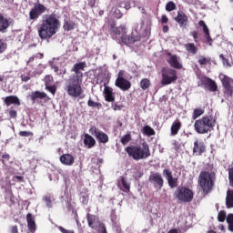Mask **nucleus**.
<instances>
[{
  "mask_svg": "<svg viewBox=\"0 0 233 233\" xmlns=\"http://www.w3.org/2000/svg\"><path fill=\"white\" fill-rule=\"evenodd\" d=\"M228 172L229 185L233 188V167L232 166L228 167Z\"/></svg>",
  "mask_w": 233,
  "mask_h": 233,
  "instance_id": "37998d69",
  "label": "nucleus"
},
{
  "mask_svg": "<svg viewBox=\"0 0 233 233\" xmlns=\"http://www.w3.org/2000/svg\"><path fill=\"white\" fill-rule=\"evenodd\" d=\"M1 154V157H2V165H6V162L10 161L11 157L10 154L4 152V153H0Z\"/></svg>",
  "mask_w": 233,
  "mask_h": 233,
  "instance_id": "4c0bfd02",
  "label": "nucleus"
},
{
  "mask_svg": "<svg viewBox=\"0 0 233 233\" xmlns=\"http://www.w3.org/2000/svg\"><path fill=\"white\" fill-rule=\"evenodd\" d=\"M176 23H177L180 26V28H186L188 25V16H187V14L183 12H177V16L174 18Z\"/></svg>",
  "mask_w": 233,
  "mask_h": 233,
  "instance_id": "6ab92c4d",
  "label": "nucleus"
},
{
  "mask_svg": "<svg viewBox=\"0 0 233 233\" xmlns=\"http://www.w3.org/2000/svg\"><path fill=\"white\" fill-rule=\"evenodd\" d=\"M21 80L24 81V83H27V81H30V76L26 75H21Z\"/></svg>",
  "mask_w": 233,
  "mask_h": 233,
  "instance_id": "bf43d9fd",
  "label": "nucleus"
},
{
  "mask_svg": "<svg viewBox=\"0 0 233 233\" xmlns=\"http://www.w3.org/2000/svg\"><path fill=\"white\" fill-rule=\"evenodd\" d=\"M161 23L162 25H167V23H168V16H167V15L161 16Z\"/></svg>",
  "mask_w": 233,
  "mask_h": 233,
  "instance_id": "4d7b16f0",
  "label": "nucleus"
},
{
  "mask_svg": "<svg viewBox=\"0 0 233 233\" xmlns=\"http://www.w3.org/2000/svg\"><path fill=\"white\" fill-rule=\"evenodd\" d=\"M210 61H211L210 58H207L205 56H200L198 59V64L201 65V66H203L204 65L210 64Z\"/></svg>",
  "mask_w": 233,
  "mask_h": 233,
  "instance_id": "a18cd8bd",
  "label": "nucleus"
},
{
  "mask_svg": "<svg viewBox=\"0 0 233 233\" xmlns=\"http://www.w3.org/2000/svg\"><path fill=\"white\" fill-rule=\"evenodd\" d=\"M5 105L10 106L11 105H15L16 106H21V100L17 96H9L3 97Z\"/></svg>",
  "mask_w": 233,
  "mask_h": 233,
  "instance_id": "412c9836",
  "label": "nucleus"
},
{
  "mask_svg": "<svg viewBox=\"0 0 233 233\" xmlns=\"http://www.w3.org/2000/svg\"><path fill=\"white\" fill-rule=\"evenodd\" d=\"M18 136H20V137H33L34 133L32 131H20Z\"/></svg>",
  "mask_w": 233,
  "mask_h": 233,
  "instance_id": "09e8293b",
  "label": "nucleus"
},
{
  "mask_svg": "<svg viewBox=\"0 0 233 233\" xmlns=\"http://www.w3.org/2000/svg\"><path fill=\"white\" fill-rule=\"evenodd\" d=\"M111 221H112L113 223H116V221H117V216L115 215V214H112V215H111Z\"/></svg>",
  "mask_w": 233,
  "mask_h": 233,
  "instance_id": "0e129e2a",
  "label": "nucleus"
},
{
  "mask_svg": "<svg viewBox=\"0 0 233 233\" xmlns=\"http://www.w3.org/2000/svg\"><path fill=\"white\" fill-rule=\"evenodd\" d=\"M117 26H116V21H114V20H110L109 22H108V28H109V30H111V32L115 29V28H116Z\"/></svg>",
  "mask_w": 233,
  "mask_h": 233,
  "instance_id": "5fc2aeb1",
  "label": "nucleus"
},
{
  "mask_svg": "<svg viewBox=\"0 0 233 233\" xmlns=\"http://www.w3.org/2000/svg\"><path fill=\"white\" fill-rule=\"evenodd\" d=\"M84 145L87 148H94L96 147V138L87 133L84 135Z\"/></svg>",
  "mask_w": 233,
  "mask_h": 233,
  "instance_id": "393cba45",
  "label": "nucleus"
},
{
  "mask_svg": "<svg viewBox=\"0 0 233 233\" xmlns=\"http://www.w3.org/2000/svg\"><path fill=\"white\" fill-rule=\"evenodd\" d=\"M10 19L7 17H5L3 14H0V33L1 34H6V31L8 28H10Z\"/></svg>",
  "mask_w": 233,
  "mask_h": 233,
  "instance_id": "aec40b11",
  "label": "nucleus"
},
{
  "mask_svg": "<svg viewBox=\"0 0 233 233\" xmlns=\"http://www.w3.org/2000/svg\"><path fill=\"white\" fill-rule=\"evenodd\" d=\"M216 127V118L210 115H206L194 123L195 132L197 134H208Z\"/></svg>",
  "mask_w": 233,
  "mask_h": 233,
  "instance_id": "39448f33",
  "label": "nucleus"
},
{
  "mask_svg": "<svg viewBox=\"0 0 233 233\" xmlns=\"http://www.w3.org/2000/svg\"><path fill=\"white\" fill-rule=\"evenodd\" d=\"M198 26H200L204 33V43H207L209 46H212V43H214V40L212 39V36H210V29H208V25H207V23H205L204 20L198 21Z\"/></svg>",
  "mask_w": 233,
  "mask_h": 233,
  "instance_id": "2eb2a0df",
  "label": "nucleus"
},
{
  "mask_svg": "<svg viewBox=\"0 0 233 233\" xmlns=\"http://www.w3.org/2000/svg\"><path fill=\"white\" fill-rule=\"evenodd\" d=\"M90 134L92 136H95L96 139L98 141V143H108V135L106 133L99 130L97 127H93L89 129Z\"/></svg>",
  "mask_w": 233,
  "mask_h": 233,
  "instance_id": "ddd939ff",
  "label": "nucleus"
},
{
  "mask_svg": "<svg viewBox=\"0 0 233 233\" xmlns=\"http://www.w3.org/2000/svg\"><path fill=\"white\" fill-rule=\"evenodd\" d=\"M140 87L142 90H148L150 88V80L148 78H143L140 81Z\"/></svg>",
  "mask_w": 233,
  "mask_h": 233,
  "instance_id": "f704fd0d",
  "label": "nucleus"
},
{
  "mask_svg": "<svg viewBox=\"0 0 233 233\" xmlns=\"http://www.w3.org/2000/svg\"><path fill=\"white\" fill-rule=\"evenodd\" d=\"M181 121L179 119L175 120L171 126V136H177L179 130H181Z\"/></svg>",
  "mask_w": 233,
  "mask_h": 233,
  "instance_id": "a878e982",
  "label": "nucleus"
},
{
  "mask_svg": "<svg viewBox=\"0 0 233 233\" xmlns=\"http://www.w3.org/2000/svg\"><path fill=\"white\" fill-rule=\"evenodd\" d=\"M167 233H177V229L173 228V229L169 230Z\"/></svg>",
  "mask_w": 233,
  "mask_h": 233,
  "instance_id": "774afa93",
  "label": "nucleus"
},
{
  "mask_svg": "<svg viewBox=\"0 0 233 233\" xmlns=\"http://www.w3.org/2000/svg\"><path fill=\"white\" fill-rule=\"evenodd\" d=\"M200 85L204 88H208L209 92H218V83L208 76L202 77L200 79Z\"/></svg>",
  "mask_w": 233,
  "mask_h": 233,
  "instance_id": "4468645a",
  "label": "nucleus"
},
{
  "mask_svg": "<svg viewBox=\"0 0 233 233\" xmlns=\"http://www.w3.org/2000/svg\"><path fill=\"white\" fill-rule=\"evenodd\" d=\"M121 40L124 45H134V43H136V41H137V39H136V37L128 36V35H125V33L122 35Z\"/></svg>",
  "mask_w": 233,
  "mask_h": 233,
  "instance_id": "c85d7f7f",
  "label": "nucleus"
},
{
  "mask_svg": "<svg viewBox=\"0 0 233 233\" xmlns=\"http://www.w3.org/2000/svg\"><path fill=\"white\" fill-rule=\"evenodd\" d=\"M45 12H48V9L45 5L41 3H35L34 7L29 12V20L37 21L40 15H43Z\"/></svg>",
  "mask_w": 233,
  "mask_h": 233,
  "instance_id": "9d476101",
  "label": "nucleus"
},
{
  "mask_svg": "<svg viewBox=\"0 0 233 233\" xmlns=\"http://www.w3.org/2000/svg\"><path fill=\"white\" fill-rule=\"evenodd\" d=\"M226 220L228 225V230L230 232H233V214L232 213L228 214L226 218Z\"/></svg>",
  "mask_w": 233,
  "mask_h": 233,
  "instance_id": "c9c22d12",
  "label": "nucleus"
},
{
  "mask_svg": "<svg viewBox=\"0 0 233 233\" xmlns=\"http://www.w3.org/2000/svg\"><path fill=\"white\" fill-rule=\"evenodd\" d=\"M216 183V173L208 171H201L198 176V185L202 190V194L207 196L214 190Z\"/></svg>",
  "mask_w": 233,
  "mask_h": 233,
  "instance_id": "20e7f679",
  "label": "nucleus"
},
{
  "mask_svg": "<svg viewBox=\"0 0 233 233\" xmlns=\"http://www.w3.org/2000/svg\"><path fill=\"white\" fill-rule=\"evenodd\" d=\"M225 219H227V212H225V210H220L218 215V221L224 223Z\"/></svg>",
  "mask_w": 233,
  "mask_h": 233,
  "instance_id": "a19ab883",
  "label": "nucleus"
},
{
  "mask_svg": "<svg viewBox=\"0 0 233 233\" xmlns=\"http://www.w3.org/2000/svg\"><path fill=\"white\" fill-rule=\"evenodd\" d=\"M169 30L168 25H163L162 31L164 32V34H167Z\"/></svg>",
  "mask_w": 233,
  "mask_h": 233,
  "instance_id": "69168bd1",
  "label": "nucleus"
},
{
  "mask_svg": "<svg viewBox=\"0 0 233 233\" xmlns=\"http://www.w3.org/2000/svg\"><path fill=\"white\" fill-rule=\"evenodd\" d=\"M51 68L54 70V72L56 74H57V72H59V66H57L56 65L51 66Z\"/></svg>",
  "mask_w": 233,
  "mask_h": 233,
  "instance_id": "e2e57ef3",
  "label": "nucleus"
},
{
  "mask_svg": "<svg viewBox=\"0 0 233 233\" xmlns=\"http://www.w3.org/2000/svg\"><path fill=\"white\" fill-rule=\"evenodd\" d=\"M9 116L11 119H15V117H17V111L12 109L9 110Z\"/></svg>",
  "mask_w": 233,
  "mask_h": 233,
  "instance_id": "864d4df0",
  "label": "nucleus"
},
{
  "mask_svg": "<svg viewBox=\"0 0 233 233\" xmlns=\"http://www.w3.org/2000/svg\"><path fill=\"white\" fill-rule=\"evenodd\" d=\"M87 106H91L92 108H97V110H99L100 108H102L103 104L99 102H95L94 100H92V98H89L87 101Z\"/></svg>",
  "mask_w": 233,
  "mask_h": 233,
  "instance_id": "72a5a7b5",
  "label": "nucleus"
},
{
  "mask_svg": "<svg viewBox=\"0 0 233 233\" xmlns=\"http://www.w3.org/2000/svg\"><path fill=\"white\" fill-rule=\"evenodd\" d=\"M85 68H86V62L76 63L71 68V72H74L75 75H72L66 82V90L71 97H77L83 92L81 85H83V71H85Z\"/></svg>",
  "mask_w": 233,
  "mask_h": 233,
  "instance_id": "f257e3e1",
  "label": "nucleus"
},
{
  "mask_svg": "<svg viewBox=\"0 0 233 233\" xmlns=\"http://www.w3.org/2000/svg\"><path fill=\"white\" fill-rule=\"evenodd\" d=\"M61 26V22L59 21V16L55 13L46 15L42 20L40 28L38 29V37L45 41V39H52L57 30Z\"/></svg>",
  "mask_w": 233,
  "mask_h": 233,
  "instance_id": "f03ea898",
  "label": "nucleus"
},
{
  "mask_svg": "<svg viewBox=\"0 0 233 233\" xmlns=\"http://www.w3.org/2000/svg\"><path fill=\"white\" fill-rule=\"evenodd\" d=\"M46 90L50 92L52 96H56V92H57V86L56 85L46 86Z\"/></svg>",
  "mask_w": 233,
  "mask_h": 233,
  "instance_id": "79ce46f5",
  "label": "nucleus"
},
{
  "mask_svg": "<svg viewBox=\"0 0 233 233\" xmlns=\"http://www.w3.org/2000/svg\"><path fill=\"white\" fill-rule=\"evenodd\" d=\"M125 152L135 161L150 157V147L147 142H143L142 145L128 146L125 148Z\"/></svg>",
  "mask_w": 233,
  "mask_h": 233,
  "instance_id": "7ed1b4c3",
  "label": "nucleus"
},
{
  "mask_svg": "<svg viewBox=\"0 0 233 233\" xmlns=\"http://www.w3.org/2000/svg\"><path fill=\"white\" fill-rule=\"evenodd\" d=\"M184 48L187 50L188 54H192L193 56H196V54H198V46L194 43L185 44Z\"/></svg>",
  "mask_w": 233,
  "mask_h": 233,
  "instance_id": "bb28decb",
  "label": "nucleus"
},
{
  "mask_svg": "<svg viewBox=\"0 0 233 233\" xmlns=\"http://www.w3.org/2000/svg\"><path fill=\"white\" fill-rule=\"evenodd\" d=\"M76 28V23L74 22H66L64 24V29L67 30V32H70V30H74Z\"/></svg>",
  "mask_w": 233,
  "mask_h": 233,
  "instance_id": "58836bf2",
  "label": "nucleus"
},
{
  "mask_svg": "<svg viewBox=\"0 0 233 233\" xmlns=\"http://www.w3.org/2000/svg\"><path fill=\"white\" fill-rule=\"evenodd\" d=\"M218 79L222 85V94H223L224 99H226V101L232 99V97H233V78L223 74V73H220L218 76Z\"/></svg>",
  "mask_w": 233,
  "mask_h": 233,
  "instance_id": "423d86ee",
  "label": "nucleus"
},
{
  "mask_svg": "<svg viewBox=\"0 0 233 233\" xmlns=\"http://www.w3.org/2000/svg\"><path fill=\"white\" fill-rule=\"evenodd\" d=\"M45 86L54 85V76L52 75H46L44 78Z\"/></svg>",
  "mask_w": 233,
  "mask_h": 233,
  "instance_id": "e433bc0d",
  "label": "nucleus"
},
{
  "mask_svg": "<svg viewBox=\"0 0 233 233\" xmlns=\"http://www.w3.org/2000/svg\"><path fill=\"white\" fill-rule=\"evenodd\" d=\"M220 59L223 61V64L227 66H231L230 61L225 57L223 54L219 55Z\"/></svg>",
  "mask_w": 233,
  "mask_h": 233,
  "instance_id": "3c124183",
  "label": "nucleus"
},
{
  "mask_svg": "<svg viewBox=\"0 0 233 233\" xmlns=\"http://www.w3.org/2000/svg\"><path fill=\"white\" fill-rule=\"evenodd\" d=\"M163 176L166 177L167 181V185L170 188L177 187V177H174L172 175V170L170 169H163Z\"/></svg>",
  "mask_w": 233,
  "mask_h": 233,
  "instance_id": "dca6fc26",
  "label": "nucleus"
},
{
  "mask_svg": "<svg viewBox=\"0 0 233 233\" xmlns=\"http://www.w3.org/2000/svg\"><path fill=\"white\" fill-rule=\"evenodd\" d=\"M112 108L115 111L123 110V106H120L117 103H115V104L112 105Z\"/></svg>",
  "mask_w": 233,
  "mask_h": 233,
  "instance_id": "6e6d98bb",
  "label": "nucleus"
},
{
  "mask_svg": "<svg viewBox=\"0 0 233 233\" xmlns=\"http://www.w3.org/2000/svg\"><path fill=\"white\" fill-rule=\"evenodd\" d=\"M13 181H18V183H25V177L23 176H15Z\"/></svg>",
  "mask_w": 233,
  "mask_h": 233,
  "instance_id": "603ef678",
  "label": "nucleus"
},
{
  "mask_svg": "<svg viewBox=\"0 0 233 233\" xmlns=\"http://www.w3.org/2000/svg\"><path fill=\"white\" fill-rule=\"evenodd\" d=\"M120 182L123 187L121 190H123V192H130V184L127 182V178L120 177Z\"/></svg>",
  "mask_w": 233,
  "mask_h": 233,
  "instance_id": "7c9ffc66",
  "label": "nucleus"
},
{
  "mask_svg": "<svg viewBox=\"0 0 233 233\" xmlns=\"http://www.w3.org/2000/svg\"><path fill=\"white\" fill-rule=\"evenodd\" d=\"M121 8H125L126 10H130V2L123 1L120 3Z\"/></svg>",
  "mask_w": 233,
  "mask_h": 233,
  "instance_id": "8fccbe9b",
  "label": "nucleus"
},
{
  "mask_svg": "<svg viewBox=\"0 0 233 233\" xmlns=\"http://www.w3.org/2000/svg\"><path fill=\"white\" fill-rule=\"evenodd\" d=\"M131 140L132 135L130 133H127L122 137V138L120 139V143H122V145L126 147V145H128V143H130Z\"/></svg>",
  "mask_w": 233,
  "mask_h": 233,
  "instance_id": "2f4dec72",
  "label": "nucleus"
},
{
  "mask_svg": "<svg viewBox=\"0 0 233 233\" xmlns=\"http://www.w3.org/2000/svg\"><path fill=\"white\" fill-rule=\"evenodd\" d=\"M43 201H45L47 208H52V198L51 197L44 196Z\"/></svg>",
  "mask_w": 233,
  "mask_h": 233,
  "instance_id": "49530a36",
  "label": "nucleus"
},
{
  "mask_svg": "<svg viewBox=\"0 0 233 233\" xmlns=\"http://www.w3.org/2000/svg\"><path fill=\"white\" fill-rule=\"evenodd\" d=\"M125 74H127L125 70L118 71L115 81V86L123 92H127L132 88V82L125 78Z\"/></svg>",
  "mask_w": 233,
  "mask_h": 233,
  "instance_id": "1a4fd4ad",
  "label": "nucleus"
},
{
  "mask_svg": "<svg viewBox=\"0 0 233 233\" xmlns=\"http://www.w3.org/2000/svg\"><path fill=\"white\" fill-rule=\"evenodd\" d=\"M114 14H115V17H116V19H121V17H123V14H121V11H119V10H116V11L114 12Z\"/></svg>",
  "mask_w": 233,
  "mask_h": 233,
  "instance_id": "13d9d810",
  "label": "nucleus"
},
{
  "mask_svg": "<svg viewBox=\"0 0 233 233\" xmlns=\"http://www.w3.org/2000/svg\"><path fill=\"white\" fill-rule=\"evenodd\" d=\"M205 152H207V145H205V142L196 139L193 144V154L195 156H203Z\"/></svg>",
  "mask_w": 233,
  "mask_h": 233,
  "instance_id": "f3484780",
  "label": "nucleus"
},
{
  "mask_svg": "<svg viewBox=\"0 0 233 233\" xmlns=\"http://www.w3.org/2000/svg\"><path fill=\"white\" fill-rule=\"evenodd\" d=\"M26 221H27V228L28 229L34 233L35 230H37V228L35 226V218L32 216L31 213H28L26 215Z\"/></svg>",
  "mask_w": 233,
  "mask_h": 233,
  "instance_id": "b1692460",
  "label": "nucleus"
},
{
  "mask_svg": "<svg viewBox=\"0 0 233 233\" xmlns=\"http://www.w3.org/2000/svg\"><path fill=\"white\" fill-rule=\"evenodd\" d=\"M205 114V109L203 108H196L194 109L193 115H192V119L196 120L198 117H201Z\"/></svg>",
  "mask_w": 233,
  "mask_h": 233,
  "instance_id": "473e14b6",
  "label": "nucleus"
},
{
  "mask_svg": "<svg viewBox=\"0 0 233 233\" xmlns=\"http://www.w3.org/2000/svg\"><path fill=\"white\" fill-rule=\"evenodd\" d=\"M46 97L48 98V95H46V93L35 91L31 95V101H33V103H35V99H45Z\"/></svg>",
  "mask_w": 233,
  "mask_h": 233,
  "instance_id": "cd10ccee",
  "label": "nucleus"
},
{
  "mask_svg": "<svg viewBox=\"0 0 233 233\" xmlns=\"http://www.w3.org/2000/svg\"><path fill=\"white\" fill-rule=\"evenodd\" d=\"M11 232L12 233H19V229L17 228V226H13L11 228Z\"/></svg>",
  "mask_w": 233,
  "mask_h": 233,
  "instance_id": "680f3d73",
  "label": "nucleus"
},
{
  "mask_svg": "<svg viewBox=\"0 0 233 233\" xmlns=\"http://www.w3.org/2000/svg\"><path fill=\"white\" fill-rule=\"evenodd\" d=\"M100 229H101V233H107V232H106V227L105 226V224L102 225V227L100 228Z\"/></svg>",
  "mask_w": 233,
  "mask_h": 233,
  "instance_id": "338daca9",
  "label": "nucleus"
},
{
  "mask_svg": "<svg viewBox=\"0 0 233 233\" xmlns=\"http://www.w3.org/2000/svg\"><path fill=\"white\" fill-rule=\"evenodd\" d=\"M148 181L154 185L155 188H158V190H161L165 185V179H163V176L159 172H151Z\"/></svg>",
  "mask_w": 233,
  "mask_h": 233,
  "instance_id": "9b49d317",
  "label": "nucleus"
},
{
  "mask_svg": "<svg viewBox=\"0 0 233 233\" xmlns=\"http://www.w3.org/2000/svg\"><path fill=\"white\" fill-rule=\"evenodd\" d=\"M177 6H176V4L172 1L168 2L167 5H166V10L167 12H172L174 10H176Z\"/></svg>",
  "mask_w": 233,
  "mask_h": 233,
  "instance_id": "c03bdc74",
  "label": "nucleus"
},
{
  "mask_svg": "<svg viewBox=\"0 0 233 233\" xmlns=\"http://www.w3.org/2000/svg\"><path fill=\"white\" fill-rule=\"evenodd\" d=\"M190 34H191L195 43H198V31H192Z\"/></svg>",
  "mask_w": 233,
  "mask_h": 233,
  "instance_id": "052dcab7",
  "label": "nucleus"
},
{
  "mask_svg": "<svg viewBox=\"0 0 233 233\" xmlns=\"http://www.w3.org/2000/svg\"><path fill=\"white\" fill-rule=\"evenodd\" d=\"M167 56H170L167 59V63L170 65L171 68H176L177 70H181V68H183V65L179 62L180 58L177 55H172L169 53Z\"/></svg>",
  "mask_w": 233,
  "mask_h": 233,
  "instance_id": "a211bd4d",
  "label": "nucleus"
},
{
  "mask_svg": "<svg viewBox=\"0 0 233 233\" xmlns=\"http://www.w3.org/2000/svg\"><path fill=\"white\" fill-rule=\"evenodd\" d=\"M161 85L167 86V85H172L177 81V71L170 67H162L161 69Z\"/></svg>",
  "mask_w": 233,
  "mask_h": 233,
  "instance_id": "6e6552de",
  "label": "nucleus"
},
{
  "mask_svg": "<svg viewBox=\"0 0 233 233\" xmlns=\"http://www.w3.org/2000/svg\"><path fill=\"white\" fill-rule=\"evenodd\" d=\"M174 196L181 203H190L194 199V191L187 187H178Z\"/></svg>",
  "mask_w": 233,
  "mask_h": 233,
  "instance_id": "0eeeda50",
  "label": "nucleus"
},
{
  "mask_svg": "<svg viewBox=\"0 0 233 233\" xmlns=\"http://www.w3.org/2000/svg\"><path fill=\"white\" fill-rule=\"evenodd\" d=\"M6 48H8L6 42H4L3 39H0V54H5V52H6Z\"/></svg>",
  "mask_w": 233,
  "mask_h": 233,
  "instance_id": "de8ad7c7",
  "label": "nucleus"
},
{
  "mask_svg": "<svg viewBox=\"0 0 233 233\" xmlns=\"http://www.w3.org/2000/svg\"><path fill=\"white\" fill-rule=\"evenodd\" d=\"M86 219L88 227L93 230H97L98 228H101L103 225H105L104 223H101L97 216L91 215L90 213L86 214Z\"/></svg>",
  "mask_w": 233,
  "mask_h": 233,
  "instance_id": "f8f14e48",
  "label": "nucleus"
},
{
  "mask_svg": "<svg viewBox=\"0 0 233 233\" xmlns=\"http://www.w3.org/2000/svg\"><path fill=\"white\" fill-rule=\"evenodd\" d=\"M76 162V158L71 154H64L60 157V163L66 167H72Z\"/></svg>",
  "mask_w": 233,
  "mask_h": 233,
  "instance_id": "5701e85b",
  "label": "nucleus"
},
{
  "mask_svg": "<svg viewBox=\"0 0 233 233\" xmlns=\"http://www.w3.org/2000/svg\"><path fill=\"white\" fill-rule=\"evenodd\" d=\"M126 30H127V29L125 28V26L120 25V26L115 28V29H114L113 31H111V32H113V33L115 34V35H121V34H125V31H126Z\"/></svg>",
  "mask_w": 233,
  "mask_h": 233,
  "instance_id": "ea45409f",
  "label": "nucleus"
},
{
  "mask_svg": "<svg viewBox=\"0 0 233 233\" xmlns=\"http://www.w3.org/2000/svg\"><path fill=\"white\" fill-rule=\"evenodd\" d=\"M141 132L144 136H147L148 137H150V136H156V130H154L150 126H145Z\"/></svg>",
  "mask_w": 233,
  "mask_h": 233,
  "instance_id": "c756f323",
  "label": "nucleus"
},
{
  "mask_svg": "<svg viewBox=\"0 0 233 233\" xmlns=\"http://www.w3.org/2000/svg\"><path fill=\"white\" fill-rule=\"evenodd\" d=\"M104 97L107 103H114L116 96H114V89L108 86H105Z\"/></svg>",
  "mask_w": 233,
  "mask_h": 233,
  "instance_id": "4be33fe9",
  "label": "nucleus"
}]
</instances>
